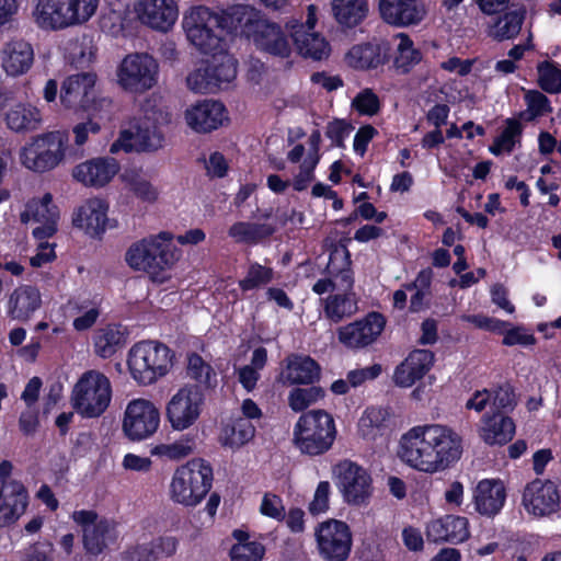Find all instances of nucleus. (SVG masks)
I'll return each instance as SVG.
<instances>
[{"label":"nucleus","instance_id":"f257e3e1","mask_svg":"<svg viewBox=\"0 0 561 561\" xmlns=\"http://www.w3.org/2000/svg\"><path fill=\"white\" fill-rule=\"evenodd\" d=\"M463 453V440L453 427L439 423L414 425L398 444V458L410 469L440 473L455 466Z\"/></svg>","mask_w":561,"mask_h":561},{"label":"nucleus","instance_id":"f03ea898","mask_svg":"<svg viewBox=\"0 0 561 561\" xmlns=\"http://www.w3.org/2000/svg\"><path fill=\"white\" fill-rule=\"evenodd\" d=\"M163 111L158 96L144 101L139 113L128 127L121 130L118 138L111 145L110 152H154L164 147L165 138L161 130Z\"/></svg>","mask_w":561,"mask_h":561},{"label":"nucleus","instance_id":"7ed1b4c3","mask_svg":"<svg viewBox=\"0 0 561 561\" xmlns=\"http://www.w3.org/2000/svg\"><path fill=\"white\" fill-rule=\"evenodd\" d=\"M179 257V251L169 232H160L136 241L125 253V261L130 268L147 273L153 282L160 284L170 279L169 271Z\"/></svg>","mask_w":561,"mask_h":561},{"label":"nucleus","instance_id":"20e7f679","mask_svg":"<svg viewBox=\"0 0 561 561\" xmlns=\"http://www.w3.org/2000/svg\"><path fill=\"white\" fill-rule=\"evenodd\" d=\"M126 364L137 385L151 386L171 371L173 352L159 341H140L129 348Z\"/></svg>","mask_w":561,"mask_h":561},{"label":"nucleus","instance_id":"39448f33","mask_svg":"<svg viewBox=\"0 0 561 561\" xmlns=\"http://www.w3.org/2000/svg\"><path fill=\"white\" fill-rule=\"evenodd\" d=\"M68 150L67 135L60 130L37 134L20 147L18 160L22 168L45 174L54 171L66 161Z\"/></svg>","mask_w":561,"mask_h":561},{"label":"nucleus","instance_id":"423d86ee","mask_svg":"<svg viewBox=\"0 0 561 561\" xmlns=\"http://www.w3.org/2000/svg\"><path fill=\"white\" fill-rule=\"evenodd\" d=\"M211 466L202 458H193L174 470L169 484V496L175 504L195 507L211 489Z\"/></svg>","mask_w":561,"mask_h":561},{"label":"nucleus","instance_id":"0eeeda50","mask_svg":"<svg viewBox=\"0 0 561 561\" xmlns=\"http://www.w3.org/2000/svg\"><path fill=\"white\" fill-rule=\"evenodd\" d=\"M113 386L102 371H84L72 386L70 405L82 419H99L111 407Z\"/></svg>","mask_w":561,"mask_h":561},{"label":"nucleus","instance_id":"6e6552de","mask_svg":"<svg viewBox=\"0 0 561 561\" xmlns=\"http://www.w3.org/2000/svg\"><path fill=\"white\" fill-rule=\"evenodd\" d=\"M321 134L314 129L306 144H296L288 150L286 158L293 164H298V172L293 180L283 179L278 174H270L266 178L267 187L275 194H283L289 186L297 192L308 188L314 180V170L320 161Z\"/></svg>","mask_w":561,"mask_h":561},{"label":"nucleus","instance_id":"1a4fd4ad","mask_svg":"<svg viewBox=\"0 0 561 561\" xmlns=\"http://www.w3.org/2000/svg\"><path fill=\"white\" fill-rule=\"evenodd\" d=\"M100 0H36L34 23L45 31H58L85 23L96 12Z\"/></svg>","mask_w":561,"mask_h":561},{"label":"nucleus","instance_id":"9d476101","mask_svg":"<svg viewBox=\"0 0 561 561\" xmlns=\"http://www.w3.org/2000/svg\"><path fill=\"white\" fill-rule=\"evenodd\" d=\"M336 435L334 419L323 410H311L300 415L293 431L296 448L306 455L318 456L328 451Z\"/></svg>","mask_w":561,"mask_h":561},{"label":"nucleus","instance_id":"9b49d317","mask_svg":"<svg viewBox=\"0 0 561 561\" xmlns=\"http://www.w3.org/2000/svg\"><path fill=\"white\" fill-rule=\"evenodd\" d=\"M220 21L210 8L193 5L184 12L182 27L187 41L205 55L225 46Z\"/></svg>","mask_w":561,"mask_h":561},{"label":"nucleus","instance_id":"f8f14e48","mask_svg":"<svg viewBox=\"0 0 561 561\" xmlns=\"http://www.w3.org/2000/svg\"><path fill=\"white\" fill-rule=\"evenodd\" d=\"M159 79V64L149 54L126 55L115 70L116 84L129 93H144L151 90Z\"/></svg>","mask_w":561,"mask_h":561},{"label":"nucleus","instance_id":"ddd939ff","mask_svg":"<svg viewBox=\"0 0 561 561\" xmlns=\"http://www.w3.org/2000/svg\"><path fill=\"white\" fill-rule=\"evenodd\" d=\"M161 414L150 399L134 398L123 411L121 430L125 438L134 443L150 439L160 428Z\"/></svg>","mask_w":561,"mask_h":561},{"label":"nucleus","instance_id":"4468645a","mask_svg":"<svg viewBox=\"0 0 561 561\" xmlns=\"http://www.w3.org/2000/svg\"><path fill=\"white\" fill-rule=\"evenodd\" d=\"M205 405L204 391L193 385L176 390L165 404V419L175 432H184L199 420Z\"/></svg>","mask_w":561,"mask_h":561},{"label":"nucleus","instance_id":"2eb2a0df","mask_svg":"<svg viewBox=\"0 0 561 561\" xmlns=\"http://www.w3.org/2000/svg\"><path fill=\"white\" fill-rule=\"evenodd\" d=\"M520 505L534 519L550 518L561 512V481L535 479L522 492Z\"/></svg>","mask_w":561,"mask_h":561},{"label":"nucleus","instance_id":"dca6fc26","mask_svg":"<svg viewBox=\"0 0 561 561\" xmlns=\"http://www.w3.org/2000/svg\"><path fill=\"white\" fill-rule=\"evenodd\" d=\"M333 477L343 500L350 505H364L373 494V479L362 466L343 460L334 466Z\"/></svg>","mask_w":561,"mask_h":561},{"label":"nucleus","instance_id":"f3484780","mask_svg":"<svg viewBox=\"0 0 561 561\" xmlns=\"http://www.w3.org/2000/svg\"><path fill=\"white\" fill-rule=\"evenodd\" d=\"M314 537L319 554L325 561H345L352 549L350 526L340 519L329 518L318 524Z\"/></svg>","mask_w":561,"mask_h":561},{"label":"nucleus","instance_id":"a211bd4d","mask_svg":"<svg viewBox=\"0 0 561 561\" xmlns=\"http://www.w3.org/2000/svg\"><path fill=\"white\" fill-rule=\"evenodd\" d=\"M0 119L11 131L27 134L42 127L44 114L36 104L14 101L9 92L0 89Z\"/></svg>","mask_w":561,"mask_h":561},{"label":"nucleus","instance_id":"6ab92c4d","mask_svg":"<svg viewBox=\"0 0 561 561\" xmlns=\"http://www.w3.org/2000/svg\"><path fill=\"white\" fill-rule=\"evenodd\" d=\"M71 518L82 528L83 546L90 554H100L117 538L115 524L106 518H100L94 511H75Z\"/></svg>","mask_w":561,"mask_h":561},{"label":"nucleus","instance_id":"aec40b11","mask_svg":"<svg viewBox=\"0 0 561 561\" xmlns=\"http://www.w3.org/2000/svg\"><path fill=\"white\" fill-rule=\"evenodd\" d=\"M119 171L121 164L115 158L93 157L76 164L71 178L83 187L102 190L113 182Z\"/></svg>","mask_w":561,"mask_h":561},{"label":"nucleus","instance_id":"412c9836","mask_svg":"<svg viewBox=\"0 0 561 561\" xmlns=\"http://www.w3.org/2000/svg\"><path fill=\"white\" fill-rule=\"evenodd\" d=\"M110 204L105 198L92 196L73 211L72 224L90 238H101L114 225L108 217Z\"/></svg>","mask_w":561,"mask_h":561},{"label":"nucleus","instance_id":"4be33fe9","mask_svg":"<svg viewBox=\"0 0 561 561\" xmlns=\"http://www.w3.org/2000/svg\"><path fill=\"white\" fill-rule=\"evenodd\" d=\"M134 12L142 25L167 33L175 25L180 8L178 0H135Z\"/></svg>","mask_w":561,"mask_h":561},{"label":"nucleus","instance_id":"5701e85b","mask_svg":"<svg viewBox=\"0 0 561 561\" xmlns=\"http://www.w3.org/2000/svg\"><path fill=\"white\" fill-rule=\"evenodd\" d=\"M186 126L197 134H207L224 126L229 117L225 105L215 100H201L190 104L183 113Z\"/></svg>","mask_w":561,"mask_h":561},{"label":"nucleus","instance_id":"b1692460","mask_svg":"<svg viewBox=\"0 0 561 561\" xmlns=\"http://www.w3.org/2000/svg\"><path fill=\"white\" fill-rule=\"evenodd\" d=\"M22 221L38 224L32 231L34 239H50L57 232L58 207L49 193L33 197L21 215Z\"/></svg>","mask_w":561,"mask_h":561},{"label":"nucleus","instance_id":"393cba45","mask_svg":"<svg viewBox=\"0 0 561 561\" xmlns=\"http://www.w3.org/2000/svg\"><path fill=\"white\" fill-rule=\"evenodd\" d=\"M385 327V317L378 312H370L360 320L341 327L337 337L347 348H364L378 340Z\"/></svg>","mask_w":561,"mask_h":561},{"label":"nucleus","instance_id":"a878e982","mask_svg":"<svg viewBox=\"0 0 561 561\" xmlns=\"http://www.w3.org/2000/svg\"><path fill=\"white\" fill-rule=\"evenodd\" d=\"M380 18L396 27L420 25L427 16V7L423 0H379Z\"/></svg>","mask_w":561,"mask_h":561},{"label":"nucleus","instance_id":"bb28decb","mask_svg":"<svg viewBox=\"0 0 561 561\" xmlns=\"http://www.w3.org/2000/svg\"><path fill=\"white\" fill-rule=\"evenodd\" d=\"M98 77L94 72H80L68 76L60 88V103L67 110L88 108L95 94Z\"/></svg>","mask_w":561,"mask_h":561},{"label":"nucleus","instance_id":"cd10ccee","mask_svg":"<svg viewBox=\"0 0 561 561\" xmlns=\"http://www.w3.org/2000/svg\"><path fill=\"white\" fill-rule=\"evenodd\" d=\"M222 66L221 75H211L208 60L202 61L187 73V89L194 93L206 94L227 87L237 77V65L225 57Z\"/></svg>","mask_w":561,"mask_h":561},{"label":"nucleus","instance_id":"c85d7f7f","mask_svg":"<svg viewBox=\"0 0 561 561\" xmlns=\"http://www.w3.org/2000/svg\"><path fill=\"white\" fill-rule=\"evenodd\" d=\"M358 435L376 445L386 444L393 433L392 416L387 408L368 407L357 423Z\"/></svg>","mask_w":561,"mask_h":561},{"label":"nucleus","instance_id":"c756f323","mask_svg":"<svg viewBox=\"0 0 561 561\" xmlns=\"http://www.w3.org/2000/svg\"><path fill=\"white\" fill-rule=\"evenodd\" d=\"M435 354L430 350L416 348L394 368L392 380L397 387L411 388L433 368Z\"/></svg>","mask_w":561,"mask_h":561},{"label":"nucleus","instance_id":"7c9ffc66","mask_svg":"<svg viewBox=\"0 0 561 561\" xmlns=\"http://www.w3.org/2000/svg\"><path fill=\"white\" fill-rule=\"evenodd\" d=\"M0 60L1 68L8 77H21L33 66L34 48L23 38H12L3 44Z\"/></svg>","mask_w":561,"mask_h":561},{"label":"nucleus","instance_id":"2f4dec72","mask_svg":"<svg viewBox=\"0 0 561 561\" xmlns=\"http://www.w3.org/2000/svg\"><path fill=\"white\" fill-rule=\"evenodd\" d=\"M506 488L500 479H483L473 490L472 501L476 511L486 517L497 515L506 502Z\"/></svg>","mask_w":561,"mask_h":561},{"label":"nucleus","instance_id":"473e14b6","mask_svg":"<svg viewBox=\"0 0 561 561\" xmlns=\"http://www.w3.org/2000/svg\"><path fill=\"white\" fill-rule=\"evenodd\" d=\"M28 493L22 482L3 481L0 488V526L18 520L26 511Z\"/></svg>","mask_w":561,"mask_h":561},{"label":"nucleus","instance_id":"72a5a7b5","mask_svg":"<svg viewBox=\"0 0 561 561\" xmlns=\"http://www.w3.org/2000/svg\"><path fill=\"white\" fill-rule=\"evenodd\" d=\"M251 38L257 49L280 58L290 55L291 47L282 27L265 20L257 21Z\"/></svg>","mask_w":561,"mask_h":561},{"label":"nucleus","instance_id":"f704fd0d","mask_svg":"<svg viewBox=\"0 0 561 561\" xmlns=\"http://www.w3.org/2000/svg\"><path fill=\"white\" fill-rule=\"evenodd\" d=\"M341 288L331 294L324 300L325 316L333 322H339L346 317H351L357 311V304L354 295L353 278L351 271L346 267L341 268Z\"/></svg>","mask_w":561,"mask_h":561},{"label":"nucleus","instance_id":"c9c22d12","mask_svg":"<svg viewBox=\"0 0 561 561\" xmlns=\"http://www.w3.org/2000/svg\"><path fill=\"white\" fill-rule=\"evenodd\" d=\"M427 537L433 541L465 542L470 537L467 517L446 515L431 520L426 526Z\"/></svg>","mask_w":561,"mask_h":561},{"label":"nucleus","instance_id":"e433bc0d","mask_svg":"<svg viewBox=\"0 0 561 561\" xmlns=\"http://www.w3.org/2000/svg\"><path fill=\"white\" fill-rule=\"evenodd\" d=\"M389 47L382 42L353 45L345 54L346 65L356 70H370L382 66L388 59Z\"/></svg>","mask_w":561,"mask_h":561},{"label":"nucleus","instance_id":"4c0bfd02","mask_svg":"<svg viewBox=\"0 0 561 561\" xmlns=\"http://www.w3.org/2000/svg\"><path fill=\"white\" fill-rule=\"evenodd\" d=\"M514 421L500 411L485 413L480 421L479 437L488 445H504L515 434Z\"/></svg>","mask_w":561,"mask_h":561},{"label":"nucleus","instance_id":"58836bf2","mask_svg":"<svg viewBox=\"0 0 561 561\" xmlns=\"http://www.w3.org/2000/svg\"><path fill=\"white\" fill-rule=\"evenodd\" d=\"M42 293L33 285L16 287L8 300V314L19 321H27L42 307Z\"/></svg>","mask_w":561,"mask_h":561},{"label":"nucleus","instance_id":"ea45409f","mask_svg":"<svg viewBox=\"0 0 561 561\" xmlns=\"http://www.w3.org/2000/svg\"><path fill=\"white\" fill-rule=\"evenodd\" d=\"M318 376L319 366L311 357L290 355L285 360L278 380L283 385L311 383Z\"/></svg>","mask_w":561,"mask_h":561},{"label":"nucleus","instance_id":"a19ab883","mask_svg":"<svg viewBox=\"0 0 561 561\" xmlns=\"http://www.w3.org/2000/svg\"><path fill=\"white\" fill-rule=\"evenodd\" d=\"M221 30L229 32L240 31L249 37L255 28V23L259 21L257 12L251 5L233 4L224 10L220 14Z\"/></svg>","mask_w":561,"mask_h":561},{"label":"nucleus","instance_id":"79ce46f5","mask_svg":"<svg viewBox=\"0 0 561 561\" xmlns=\"http://www.w3.org/2000/svg\"><path fill=\"white\" fill-rule=\"evenodd\" d=\"M524 20V9H511L490 20L486 25V35L499 42L512 39L519 34Z\"/></svg>","mask_w":561,"mask_h":561},{"label":"nucleus","instance_id":"37998d69","mask_svg":"<svg viewBox=\"0 0 561 561\" xmlns=\"http://www.w3.org/2000/svg\"><path fill=\"white\" fill-rule=\"evenodd\" d=\"M291 37L298 53L305 58L323 60L331 54V46L325 37L316 32H308L304 26L293 31Z\"/></svg>","mask_w":561,"mask_h":561},{"label":"nucleus","instance_id":"c03bdc74","mask_svg":"<svg viewBox=\"0 0 561 561\" xmlns=\"http://www.w3.org/2000/svg\"><path fill=\"white\" fill-rule=\"evenodd\" d=\"M196 449V438L192 434H185L172 442H158L149 447V454L162 461H179Z\"/></svg>","mask_w":561,"mask_h":561},{"label":"nucleus","instance_id":"a18cd8bd","mask_svg":"<svg viewBox=\"0 0 561 561\" xmlns=\"http://www.w3.org/2000/svg\"><path fill=\"white\" fill-rule=\"evenodd\" d=\"M330 5L335 22L346 28L359 25L369 12L367 0H330Z\"/></svg>","mask_w":561,"mask_h":561},{"label":"nucleus","instance_id":"49530a36","mask_svg":"<svg viewBox=\"0 0 561 561\" xmlns=\"http://www.w3.org/2000/svg\"><path fill=\"white\" fill-rule=\"evenodd\" d=\"M126 340L125 328L119 324H107L94 333V352L102 358H110L125 345Z\"/></svg>","mask_w":561,"mask_h":561},{"label":"nucleus","instance_id":"de8ad7c7","mask_svg":"<svg viewBox=\"0 0 561 561\" xmlns=\"http://www.w3.org/2000/svg\"><path fill=\"white\" fill-rule=\"evenodd\" d=\"M254 435L255 427L249 420L236 417L222 426L219 443L225 448L238 450L247 445Z\"/></svg>","mask_w":561,"mask_h":561},{"label":"nucleus","instance_id":"09e8293b","mask_svg":"<svg viewBox=\"0 0 561 561\" xmlns=\"http://www.w3.org/2000/svg\"><path fill=\"white\" fill-rule=\"evenodd\" d=\"M393 39L396 42L393 68L399 73H409L422 61L423 55L408 34L399 33Z\"/></svg>","mask_w":561,"mask_h":561},{"label":"nucleus","instance_id":"8fccbe9b","mask_svg":"<svg viewBox=\"0 0 561 561\" xmlns=\"http://www.w3.org/2000/svg\"><path fill=\"white\" fill-rule=\"evenodd\" d=\"M232 538L236 543L230 549L231 561H262L266 549L257 541L251 540V536L245 529H236L232 531Z\"/></svg>","mask_w":561,"mask_h":561},{"label":"nucleus","instance_id":"3c124183","mask_svg":"<svg viewBox=\"0 0 561 561\" xmlns=\"http://www.w3.org/2000/svg\"><path fill=\"white\" fill-rule=\"evenodd\" d=\"M67 60L76 68H85L96 58V47L89 35L70 38L65 44Z\"/></svg>","mask_w":561,"mask_h":561},{"label":"nucleus","instance_id":"603ef678","mask_svg":"<svg viewBox=\"0 0 561 561\" xmlns=\"http://www.w3.org/2000/svg\"><path fill=\"white\" fill-rule=\"evenodd\" d=\"M186 375L195 381L194 386L204 389L215 388L217 374L210 362L197 353H190L186 358Z\"/></svg>","mask_w":561,"mask_h":561},{"label":"nucleus","instance_id":"864d4df0","mask_svg":"<svg viewBox=\"0 0 561 561\" xmlns=\"http://www.w3.org/2000/svg\"><path fill=\"white\" fill-rule=\"evenodd\" d=\"M121 180L125 187L138 199L150 204L158 201L159 190L140 170H125Z\"/></svg>","mask_w":561,"mask_h":561},{"label":"nucleus","instance_id":"5fc2aeb1","mask_svg":"<svg viewBox=\"0 0 561 561\" xmlns=\"http://www.w3.org/2000/svg\"><path fill=\"white\" fill-rule=\"evenodd\" d=\"M524 91L525 110L519 113V118L524 122L530 123L540 119L552 113L550 100L538 90Z\"/></svg>","mask_w":561,"mask_h":561},{"label":"nucleus","instance_id":"6e6d98bb","mask_svg":"<svg viewBox=\"0 0 561 561\" xmlns=\"http://www.w3.org/2000/svg\"><path fill=\"white\" fill-rule=\"evenodd\" d=\"M273 232L274 228L268 224L243 221L233 224L228 230L229 237L239 243H256Z\"/></svg>","mask_w":561,"mask_h":561},{"label":"nucleus","instance_id":"4d7b16f0","mask_svg":"<svg viewBox=\"0 0 561 561\" xmlns=\"http://www.w3.org/2000/svg\"><path fill=\"white\" fill-rule=\"evenodd\" d=\"M267 360V353L264 347H257L253 351L251 364L238 369V380L247 391H252L260 379V370L263 369Z\"/></svg>","mask_w":561,"mask_h":561},{"label":"nucleus","instance_id":"13d9d810","mask_svg":"<svg viewBox=\"0 0 561 561\" xmlns=\"http://www.w3.org/2000/svg\"><path fill=\"white\" fill-rule=\"evenodd\" d=\"M523 127L516 119H507L502 133L494 139L490 151L495 156L511 153L519 141Z\"/></svg>","mask_w":561,"mask_h":561},{"label":"nucleus","instance_id":"bf43d9fd","mask_svg":"<svg viewBox=\"0 0 561 561\" xmlns=\"http://www.w3.org/2000/svg\"><path fill=\"white\" fill-rule=\"evenodd\" d=\"M70 304L73 305V309L77 311L72 320L73 329L77 332L90 330L96 323L101 314L99 305L94 301H73Z\"/></svg>","mask_w":561,"mask_h":561},{"label":"nucleus","instance_id":"052dcab7","mask_svg":"<svg viewBox=\"0 0 561 561\" xmlns=\"http://www.w3.org/2000/svg\"><path fill=\"white\" fill-rule=\"evenodd\" d=\"M538 85L547 93L561 92V66L553 61H542L537 66Z\"/></svg>","mask_w":561,"mask_h":561},{"label":"nucleus","instance_id":"680f3d73","mask_svg":"<svg viewBox=\"0 0 561 561\" xmlns=\"http://www.w3.org/2000/svg\"><path fill=\"white\" fill-rule=\"evenodd\" d=\"M273 274L271 267L251 262L245 276L239 280V286L243 291L253 290L268 284L273 279Z\"/></svg>","mask_w":561,"mask_h":561},{"label":"nucleus","instance_id":"e2e57ef3","mask_svg":"<svg viewBox=\"0 0 561 561\" xmlns=\"http://www.w3.org/2000/svg\"><path fill=\"white\" fill-rule=\"evenodd\" d=\"M323 398L319 387L294 388L288 394V405L295 412H301Z\"/></svg>","mask_w":561,"mask_h":561},{"label":"nucleus","instance_id":"0e129e2a","mask_svg":"<svg viewBox=\"0 0 561 561\" xmlns=\"http://www.w3.org/2000/svg\"><path fill=\"white\" fill-rule=\"evenodd\" d=\"M82 111L89 113L88 119H93L101 124L105 122H111L117 112L116 105L108 98H93L91 105L88 108H82Z\"/></svg>","mask_w":561,"mask_h":561},{"label":"nucleus","instance_id":"69168bd1","mask_svg":"<svg viewBox=\"0 0 561 561\" xmlns=\"http://www.w3.org/2000/svg\"><path fill=\"white\" fill-rule=\"evenodd\" d=\"M259 512L261 515L276 522H282L286 517V510L283 499L272 492H266L263 494L259 504Z\"/></svg>","mask_w":561,"mask_h":561},{"label":"nucleus","instance_id":"338daca9","mask_svg":"<svg viewBox=\"0 0 561 561\" xmlns=\"http://www.w3.org/2000/svg\"><path fill=\"white\" fill-rule=\"evenodd\" d=\"M35 240L37 244L34 255L30 257V264L34 268H41L56 260V243L49 242L48 239Z\"/></svg>","mask_w":561,"mask_h":561},{"label":"nucleus","instance_id":"774afa93","mask_svg":"<svg viewBox=\"0 0 561 561\" xmlns=\"http://www.w3.org/2000/svg\"><path fill=\"white\" fill-rule=\"evenodd\" d=\"M352 106L360 115L373 116L378 113L380 102L370 89H364L353 99Z\"/></svg>","mask_w":561,"mask_h":561}]
</instances>
